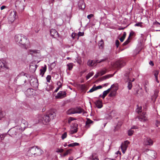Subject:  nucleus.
<instances>
[{
    "instance_id": "nucleus-1",
    "label": "nucleus",
    "mask_w": 160,
    "mask_h": 160,
    "mask_svg": "<svg viewBox=\"0 0 160 160\" xmlns=\"http://www.w3.org/2000/svg\"><path fill=\"white\" fill-rule=\"evenodd\" d=\"M14 40L15 42L21 47L27 49V45L29 43V40L24 35L18 34L15 36Z\"/></svg>"
},
{
    "instance_id": "nucleus-2",
    "label": "nucleus",
    "mask_w": 160,
    "mask_h": 160,
    "mask_svg": "<svg viewBox=\"0 0 160 160\" xmlns=\"http://www.w3.org/2000/svg\"><path fill=\"white\" fill-rule=\"evenodd\" d=\"M23 131H21V129L20 126H16L10 131L11 136L14 138H19L18 136H20V133Z\"/></svg>"
},
{
    "instance_id": "nucleus-3",
    "label": "nucleus",
    "mask_w": 160,
    "mask_h": 160,
    "mask_svg": "<svg viewBox=\"0 0 160 160\" xmlns=\"http://www.w3.org/2000/svg\"><path fill=\"white\" fill-rule=\"evenodd\" d=\"M28 52L33 56L38 58H40L41 56V51L39 50L29 49L28 50Z\"/></svg>"
},
{
    "instance_id": "nucleus-4",
    "label": "nucleus",
    "mask_w": 160,
    "mask_h": 160,
    "mask_svg": "<svg viewBox=\"0 0 160 160\" xmlns=\"http://www.w3.org/2000/svg\"><path fill=\"white\" fill-rule=\"evenodd\" d=\"M125 64V63L124 61L120 60L113 63V68H121L124 66Z\"/></svg>"
},
{
    "instance_id": "nucleus-5",
    "label": "nucleus",
    "mask_w": 160,
    "mask_h": 160,
    "mask_svg": "<svg viewBox=\"0 0 160 160\" xmlns=\"http://www.w3.org/2000/svg\"><path fill=\"white\" fill-rule=\"evenodd\" d=\"M153 143L152 140L149 137H146L143 139V144L146 146H152Z\"/></svg>"
},
{
    "instance_id": "nucleus-6",
    "label": "nucleus",
    "mask_w": 160,
    "mask_h": 160,
    "mask_svg": "<svg viewBox=\"0 0 160 160\" xmlns=\"http://www.w3.org/2000/svg\"><path fill=\"white\" fill-rule=\"evenodd\" d=\"M17 12L15 11H12L9 14L8 19L9 21L12 23L16 19Z\"/></svg>"
},
{
    "instance_id": "nucleus-7",
    "label": "nucleus",
    "mask_w": 160,
    "mask_h": 160,
    "mask_svg": "<svg viewBox=\"0 0 160 160\" xmlns=\"http://www.w3.org/2000/svg\"><path fill=\"white\" fill-rule=\"evenodd\" d=\"M129 143V142L128 140L124 141L122 143L121 145V148L122 152L124 153Z\"/></svg>"
},
{
    "instance_id": "nucleus-8",
    "label": "nucleus",
    "mask_w": 160,
    "mask_h": 160,
    "mask_svg": "<svg viewBox=\"0 0 160 160\" xmlns=\"http://www.w3.org/2000/svg\"><path fill=\"white\" fill-rule=\"evenodd\" d=\"M106 60H107V58H105V59H102L100 60H97L96 62H95V61H93L89 60L88 61L87 64L88 66H93L94 65V64L95 63H100L102 62H103L106 61Z\"/></svg>"
},
{
    "instance_id": "nucleus-9",
    "label": "nucleus",
    "mask_w": 160,
    "mask_h": 160,
    "mask_svg": "<svg viewBox=\"0 0 160 160\" xmlns=\"http://www.w3.org/2000/svg\"><path fill=\"white\" fill-rule=\"evenodd\" d=\"M36 146H34L29 148L28 151V155L29 156H32V155H35Z\"/></svg>"
},
{
    "instance_id": "nucleus-10",
    "label": "nucleus",
    "mask_w": 160,
    "mask_h": 160,
    "mask_svg": "<svg viewBox=\"0 0 160 160\" xmlns=\"http://www.w3.org/2000/svg\"><path fill=\"white\" fill-rule=\"evenodd\" d=\"M78 125L77 123H74L71 126V128L69 131L70 134H72L76 133L78 131Z\"/></svg>"
},
{
    "instance_id": "nucleus-11",
    "label": "nucleus",
    "mask_w": 160,
    "mask_h": 160,
    "mask_svg": "<svg viewBox=\"0 0 160 160\" xmlns=\"http://www.w3.org/2000/svg\"><path fill=\"white\" fill-rule=\"evenodd\" d=\"M138 118L141 122H145L148 120L147 115L145 112H142L138 117Z\"/></svg>"
},
{
    "instance_id": "nucleus-12",
    "label": "nucleus",
    "mask_w": 160,
    "mask_h": 160,
    "mask_svg": "<svg viewBox=\"0 0 160 160\" xmlns=\"http://www.w3.org/2000/svg\"><path fill=\"white\" fill-rule=\"evenodd\" d=\"M28 125V122L25 120L22 119L21 126L20 127L21 131H23L25 130V128L27 127Z\"/></svg>"
},
{
    "instance_id": "nucleus-13",
    "label": "nucleus",
    "mask_w": 160,
    "mask_h": 160,
    "mask_svg": "<svg viewBox=\"0 0 160 160\" xmlns=\"http://www.w3.org/2000/svg\"><path fill=\"white\" fill-rule=\"evenodd\" d=\"M125 78L127 79L128 81V88L129 90L131 89L132 87V82L131 80L129 78V73H127L125 74Z\"/></svg>"
},
{
    "instance_id": "nucleus-14",
    "label": "nucleus",
    "mask_w": 160,
    "mask_h": 160,
    "mask_svg": "<svg viewBox=\"0 0 160 160\" xmlns=\"http://www.w3.org/2000/svg\"><path fill=\"white\" fill-rule=\"evenodd\" d=\"M66 96L65 92L63 91H59L55 96L56 98H62L65 97Z\"/></svg>"
},
{
    "instance_id": "nucleus-15",
    "label": "nucleus",
    "mask_w": 160,
    "mask_h": 160,
    "mask_svg": "<svg viewBox=\"0 0 160 160\" xmlns=\"http://www.w3.org/2000/svg\"><path fill=\"white\" fill-rule=\"evenodd\" d=\"M25 0H17L16 2V7L19 8L22 7L23 9H24V2Z\"/></svg>"
},
{
    "instance_id": "nucleus-16",
    "label": "nucleus",
    "mask_w": 160,
    "mask_h": 160,
    "mask_svg": "<svg viewBox=\"0 0 160 160\" xmlns=\"http://www.w3.org/2000/svg\"><path fill=\"white\" fill-rule=\"evenodd\" d=\"M42 120H41L40 121H39L41 122L42 121V122L44 124H46L47 123L49 122L50 120L48 115H44L42 118Z\"/></svg>"
},
{
    "instance_id": "nucleus-17",
    "label": "nucleus",
    "mask_w": 160,
    "mask_h": 160,
    "mask_svg": "<svg viewBox=\"0 0 160 160\" xmlns=\"http://www.w3.org/2000/svg\"><path fill=\"white\" fill-rule=\"evenodd\" d=\"M51 35L54 38L58 37V33L57 31L53 29H51L50 31Z\"/></svg>"
},
{
    "instance_id": "nucleus-18",
    "label": "nucleus",
    "mask_w": 160,
    "mask_h": 160,
    "mask_svg": "<svg viewBox=\"0 0 160 160\" xmlns=\"http://www.w3.org/2000/svg\"><path fill=\"white\" fill-rule=\"evenodd\" d=\"M78 6L79 8L82 10L84 9L85 7V4L83 1L82 0H79L78 3Z\"/></svg>"
},
{
    "instance_id": "nucleus-19",
    "label": "nucleus",
    "mask_w": 160,
    "mask_h": 160,
    "mask_svg": "<svg viewBox=\"0 0 160 160\" xmlns=\"http://www.w3.org/2000/svg\"><path fill=\"white\" fill-rule=\"evenodd\" d=\"M113 86V85H112L111 87V88L108 89L107 90L104 91L103 92V94L102 96V98L104 99L106 96L110 92L111 90V88H112Z\"/></svg>"
},
{
    "instance_id": "nucleus-20",
    "label": "nucleus",
    "mask_w": 160,
    "mask_h": 160,
    "mask_svg": "<svg viewBox=\"0 0 160 160\" xmlns=\"http://www.w3.org/2000/svg\"><path fill=\"white\" fill-rule=\"evenodd\" d=\"M47 69V66L46 65H45L44 67H42V68L40 70V74L41 75L42 77H43L45 72Z\"/></svg>"
},
{
    "instance_id": "nucleus-21",
    "label": "nucleus",
    "mask_w": 160,
    "mask_h": 160,
    "mask_svg": "<svg viewBox=\"0 0 160 160\" xmlns=\"http://www.w3.org/2000/svg\"><path fill=\"white\" fill-rule=\"evenodd\" d=\"M95 104L97 107L99 108H101L102 106V101L99 100H97Z\"/></svg>"
},
{
    "instance_id": "nucleus-22",
    "label": "nucleus",
    "mask_w": 160,
    "mask_h": 160,
    "mask_svg": "<svg viewBox=\"0 0 160 160\" xmlns=\"http://www.w3.org/2000/svg\"><path fill=\"white\" fill-rule=\"evenodd\" d=\"M43 153V151L41 149L37 148V146H36V151L35 152V155L37 156L40 155L42 154Z\"/></svg>"
},
{
    "instance_id": "nucleus-23",
    "label": "nucleus",
    "mask_w": 160,
    "mask_h": 160,
    "mask_svg": "<svg viewBox=\"0 0 160 160\" xmlns=\"http://www.w3.org/2000/svg\"><path fill=\"white\" fill-rule=\"evenodd\" d=\"M74 108L75 110V113H80L84 111L80 107H77Z\"/></svg>"
},
{
    "instance_id": "nucleus-24",
    "label": "nucleus",
    "mask_w": 160,
    "mask_h": 160,
    "mask_svg": "<svg viewBox=\"0 0 160 160\" xmlns=\"http://www.w3.org/2000/svg\"><path fill=\"white\" fill-rule=\"evenodd\" d=\"M93 123V121L89 118L87 119V121L86 122V126L87 128H89L90 127V124Z\"/></svg>"
},
{
    "instance_id": "nucleus-25",
    "label": "nucleus",
    "mask_w": 160,
    "mask_h": 160,
    "mask_svg": "<svg viewBox=\"0 0 160 160\" xmlns=\"http://www.w3.org/2000/svg\"><path fill=\"white\" fill-rule=\"evenodd\" d=\"M3 67L8 68V67L5 63V61L4 60H0V68H2Z\"/></svg>"
},
{
    "instance_id": "nucleus-26",
    "label": "nucleus",
    "mask_w": 160,
    "mask_h": 160,
    "mask_svg": "<svg viewBox=\"0 0 160 160\" xmlns=\"http://www.w3.org/2000/svg\"><path fill=\"white\" fill-rule=\"evenodd\" d=\"M48 116H49L50 120L56 117V114L54 112H52L49 113Z\"/></svg>"
},
{
    "instance_id": "nucleus-27",
    "label": "nucleus",
    "mask_w": 160,
    "mask_h": 160,
    "mask_svg": "<svg viewBox=\"0 0 160 160\" xmlns=\"http://www.w3.org/2000/svg\"><path fill=\"white\" fill-rule=\"evenodd\" d=\"M75 110L74 108L70 109L67 112V113L68 114H75Z\"/></svg>"
},
{
    "instance_id": "nucleus-28",
    "label": "nucleus",
    "mask_w": 160,
    "mask_h": 160,
    "mask_svg": "<svg viewBox=\"0 0 160 160\" xmlns=\"http://www.w3.org/2000/svg\"><path fill=\"white\" fill-rule=\"evenodd\" d=\"M67 69L71 70L73 68V63H69L67 64Z\"/></svg>"
},
{
    "instance_id": "nucleus-29",
    "label": "nucleus",
    "mask_w": 160,
    "mask_h": 160,
    "mask_svg": "<svg viewBox=\"0 0 160 160\" xmlns=\"http://www.w3.org/2000/svg\"><path fill=\"white\" fill-rule=\"evenodd\" d=\"M148 82L147 81H146L145 82L144 86L145 90L146 92H147L148 91Z\"/></svg>"
},
{
    "instance_id": "nucleus-30",
    "label": "nucleus",
    "mask_w": 160,
    "mask_h": 160,
    "mask_svg": "<svg viewBox=\"0 0 160 160\" xmlns=\"http://www.w3.org/2000/svg\"><path fill=\"white\" fill-rule=\"evenodd\" d=\"M79 145V144L77 142H74L68 145V146L69 147H73L75 146H78Z\"/></svg>"
},
{
    "instance_id": "nucleus-31",
    "label": "nucleus",
    "mask_w": 160,
    "mask_h": 160,
    "mask_svg": "<svg viewBox=\"0 0 160 160\" xmlns=\"http://www.w3.org/2000/svg\"><path fill=\"white\" fill-rule=\"evenodd\" d=\"M5 115L4 113L2 110L1 108H0V120H1L2 118H4Z\"/></svg>"
},
{
    "instance_id": "nucleus-32",
    "label": "nucleus",
    "mask_w": 160,
    "mask_h": 160,
    "mask_svg": "<svg viewBox=\"0 0 160 160\" xmlns=\"http://www.w3.org/2000/svg\"><path fill=\"white\" fill-rule=\"evenodd\" d=\"M98 72L99 73V74L100 75V76H102L106 73V69H103V70H101Z\"/></svg>"
},
{
    "instance_id": "nucleus-33",
    "label": "nucleus",
    "mask_w": 160,
    "mask_h": 160,
    "mask_svg": "<svg viewBox=\"0 0 160 160\" xmlns=\"http://www.w3.org/2000/svg\"><path fill=\"white\" fill-rule=\"evenodd\" d=\"M126 33L125 32H124L123 33L122 36L120 38V40L121 42H122L124 41L126 37Z\"/></svg>"
},
{
    "instance_id": "nucleus-34",
    "label": "nucleus",
    "mask_w": 160,
    "mask_h": 160,
    "mask_svg": "<svg viewBox=\"0 0 160 160\" xmlns=\"http://www.w3.org/2000/svg\"><path fill=\"white\" fill-rule=\"evenodd\" d=\"M94 74L93 72L89 73L86 77V79L88 80L90 77L92 76Z\"/></svg>"
},
{
    "instance_id": "nucleus-35",
    "label": "nucleus",
    "mask_w": 160,
    "mask_h": 160,
    "mask_svg": "<svg viewBox=\"0 0 160 160\" xmlns=\"http://www.w3.org/2000/svg\"><path fill=\"white\" fill-rule=\"evenodd\" d=\"M67 136V132H64L63 134H62L61 136V138L62 140H64L66 138Z\"/></svg>"
},
{
    "instance_id": "nucleus-36",
    "label": "nucleus",
    "mask_w": 160,
    "mask_h": 160,
    "mask_svg": "<svg viewBox=\"0 0 160 160\" xmlns=\"http://www.w3.org/2000/svg\"><path fill=\"white\" fill-rule=\"evenodd\" d=\"M103 45L104 42L102 40H101L99 41L98 43V45L100 47H101L102 48L103 46Z\"/></svg>"
},
{
    "instance_id": "nucleus-37",
    "label": "nucleus",
    "mask_w": 160,
    "mask_h": 160,
    "mask_svg": "<svg viewBox=\"0 0 160 160\" xmlns=\"http://www.w3.org/2000/svg\"><path fill=\"white\" fill-rule=\"evenodd\" d=\"M71 149H69L67 150L63 154V156H65L68 154H70L71 153Z\"/></svg>"
},
{
    "instance_id": "nucleus-38",
    "label": "nucleus",
    "mask_w": 160,
    "mask_h": 160,
    "mask_svg": "<svg viewBox=\"0 0 160 160\" xmlns=\"http://www.w3.org/2000/svg\"><path fill=\"white\" fill-rule=\"evenodd\" d=\"M116 92L115 91H112L110 93L109 95L110 97H112L116 95Z\"/></svg>"
},
{
    "instance_id": "nucleus-39",
    "label": "nucleus",
    "mask_w": 160,
    "mask_h": 160,
    "mask_svg": "<svg viewBox=\"0 0 160 160\" xmlns=\"http://www.w3.org/2000/svg\"><path fill=\"white\" fill-rule=\"evenodd\" d=\"M159 72L158 70H155L153 71V74L155 77H158Z\"/></svg>"
},
{
    "instance_id": "nucleus-40",
    "label": "nucleus",
    "mask_w": 160,
    "mask_h": 160,
    "mask_svg": "<svg viewBox=\"0 0 160 160\" xmlns=\"http://www.w3.org/2000/svg\"><path fill=\"white\" fill-rule=\"evenodd\" d=\"M142 22H139L138 23H136L134 26H137V27H142Z\"/></svg>"
},
{
    "instance_id": "nucleus-41",
    "label": "nucleus",
    "mask_w": 160,
    "mask_h": 160,
    "mask_svg": "<svg viewBox=\"0 0 160 160\" xmlns=\"http://www.w3.org/2000/svg\"><path fill=\"white\" fill-rule=\"evenodd\" d=\"M137 107H138L136 110V111L138 113H139L141 112L142 107H139L138 105H137Z\"/></svg>"
},
{
    "instance_id": "nucleus-42",
    "label": "nucleus",
    "mask_w": 160,
    "mask_h": 160,
    "mask_svg": "<svg viewBox=\"0 0 160 160\" xmlns=\"http://www.w3.org/2000/svg\"><path fill=\"white\" fill-rule=\"evenodd\" d=\"M95 85H94V86H93L91 89L89 90V91H88L87 92L88 93H91V92H94L95 91H96V89L95 88Z\"/></svg>"
},
{
    "instance_id": "nucleus-43",
    "label": "nucleus",
    "mask_w": 160,
    "mask_h": 160,
    "mask_svg": "<svg viewBox=\"0 0 160 160\" xmlns=\"http://www.w3.org/2000/svg\"><path fill=\"white\" fill-rule=\"evenodd\" d=\"M134 132V131L131 130H129L128 131V134L129 136H132Z\"/></svg>"
},
{
    "instance_id": "nucleus-44",
    "label": "nucleus",
    "mask_w": 160,
    "mask_h": 160,
    "mask_svg": "<svg viewBox=\"0 0 160 160\" xmlns=\"http://www.w3.org/2000/svg\"><path fill=\"white\" fill-rule=\"evenodd\" d=\"M46 78L47 82H49L51 79V76L49 75H48L47 76Z\"/></svg>"
},
{
    "instance_id": "nucleus-45",
    "label": "nucleus",
    "mask_w": 160,
    "mask_h": 160,
    "mask_svg": "<svg viewBox=\"0 0 160 160\" xmlns=\"http://www.w3.org/2000/svg\"><path fill=\"white\" fill-rule=\"evenodd\" d=\"M74 120H75V119L73 118L70 117L68 119V123H70L72 121Z\"/></svg>"
},
{
    "instance_id": "nucleus-46",
    "label": "nucleus",
    "mask_w": 160,
    "mask_h": 160,
    "mask_svg": "<svg viewBox=\"0 0 160 160\" xmlns=\"http://www.w3.org/2000/svg\"><path fill=\"white\" fill-rule=\"evenodd\" d=\"M129 37L128 38V39L123 44V45H127L129 42Z\"/></svg>"
},
{
    "instance_id": "nucleus-47",
    "label": "nucleus",
    "mask_w": 160,
    "mask_h": 160,
    "mask_svg": "<svg viewBox=\"0 0 160 160\" xmlns=\"http://www.w3.org/2000/svg\"><path fill=\"white\" fill-rule=\"evenodd\" d=\"M111 76H111V75H106V76H104L103 77H102V78L103 80L107 78H109L110 77H111Z\"/></svg>"
},
{
    "instance_id": "nucleus-48",
    "label": "nucleus",
    "mask_w": 160,
    "mask_h": 160,
    "mask_svg": "<svg viewBox=\"0 0 160 160\" xmlns=\"http://www.w3.org/2000/svg\"><path fill=\"white\" fill-rule=\"evenodd\" d=\"M57 85L58 86V88L59 89L62 87V84L60 81H58L57 83Z\"/></svg>"
},
{
    "instance_id": "nucleus-49",
    "label": "nucleus",
    "mask_w": 160,
    "mask_h": 160,
    "mask_svg": "<svg viewBox=\"0 0 160 160\" xmlns=\"http://www.w3.org/2000/svg\"><path fill=\"white\" fill-rule=\"evenodd\" d=\"M84 32H80L78 33V36L79 37V36H83L84 35Z\"/></svg>"
},
{
    "instance_id": "nucleus-50",
    "label": "nucleus",
    "mask_w": 160,
    "mask_h": 160,
    "mask_svg": "<svg viewBox=\"0 0 160 160\" xmlns=\"http://www.w3.org/2000/svg\"><path fill=\"white\" fill-rule=\"evenodd\" d=\"M95 88L96 89V90H97L98 89L101 88H102V87L101 85H99V86H98L97 87H95Z\"/></svg>"
},
{
    "instance_id": "nucleus-51",
    "label": "nucleus",
    "mask_w": 160,
    "mask_h": 160,
    "mask_svg": "<svg viewBox=\"0 0 160 160\" xmlns=\"http://www.w3.org/2000/svg\"><path fill=\"white\" fill-rule=\"evenodd\" d=\"M116 45L117 47L118 48L119 46V41L118 40H117L116 41Z\"/></svg>"
},
{
    "instance_id": "nucleus-52",
    "label": "nucleus",
    "mask_w": 160,
    "mask_h": 160,
    "mask_svg": "<svg viewBox=\"0 0 160 160\" xmlns=\"http://www.w3.org/2000/svg\"><path fill=\"white\" fill-rule=\"evenodd\" d=\"M93 16V14H90L88 15L87 16V18L88 19H90Z\"/></svg>"
},
{
    "instance_id": "nucleus-53",
    "label": "nucleus",
    "mask_w": 160,
    "mask_h": 160,
    "mask_svg": "<svg viewBox=\"0 0 160 160\" xmlns=\"http://www.w3.org/2000/svg\"><path fill=\"white\" fill-rule=\"evenodd\" d=\"M77 35V34H76V33H74V32H73L72 33V35H71V36L72 37V38H73V39H74L75 38V37Z\"/></svg>"
},
{
    "instance_id": "nucleus-54",
    "label": "nucleus",
    "mask_w": 160,
    "mask_h": 160,
    "mask_svg": "<svg viewBox=\"0 0 160 160\" xmlns=\"http://www.w3.org/2000/svg\"><path fill=\"white\" fill-rule=\"evenodd\" d=\"M5 137V135L4 134H2L0 135V137L1 140H3Z\"/></svg>"
},
{
    "instance_id": "nucleus-55",
    "label": "nucleus",
    "mask_w": 160,
    "mask_h": 160,
    "mask_svg": "<svg viewBox=\"0 0 160 160\" xmlns=\"http://www.w3.org/2000/svg\"><path fill=\"white\" fill-rule=\"evenodd\" d=\"M100 76V75L99 74V73L98 72L94 75V77H95L96 78H97Z\"/></svg>"
},
{
    "instance_id": "nucleus-56",
    "label": "nucleus",
    "mask_w": 160,
    "mask_h": 160,
    "mask_svg": "<svg viewBox=\"0 0 160 160\" xmlns=\"http://www.w3.org/2000/svg\"><path fill=\"white\" fill-rule=\"evenodd\" d=\"M64 151V150L62 149H58V150L57 151V152H62Z\"/></svg>"
},
{
    "instance_id": "nucleus-57",
    "label": "nucleus",
    "mask_w": 160,
    "mask_h": 160,
    "mask_svg": "<svg viewBox=\"0 0 160 160\" xmlns=\"http://www.w3.org/2000/svg\"><path fill=\"white\" fill-rule=\"evenodd\" d=\"M21 119L20 118H17L15 120V122L18 123L19 121H21Z\"/></svg>"
},
{
    "instance_id": "nucleus-58",
    "label": "nucleus",
    "mask_w": 160,
    "mask_h": 160,
    "mask_svg": "<svg viewBox=\"0 0 160 160\" xmlns=\"http://www.w3.org/2000/svg\"><path fill=\"white\" fill-rule=\"evenodd\" d=\"M134 34V32L133 31H131L130 33L129 36V38L130 36H133Z\"/></svg>"
},
{
    "instance_id": "nucleus-59",
    "label": "nucleus",
    "mask_w": 160,
    "mask_h": 160,
    "mask_svg": "<svg viewBox=\"0 0 160 160\" xmlns=\"http://www.w3.org/2000/svg\"><path fill=\"white\" fill-rule=\"evenodd\" d=\"M153 24H154V25H160V24L158 22H153Z\"/></svg>"
},
{
    "instance_id": "nucleus-60",
    "label": "nucleus",
    "mask_w": 160,
    "mask_h": 160,
    "mask_svg": "<svg viewBox=\"0 0 160 160\" xmlns=\"http://www.w3.org/2000/svg\"><path fill=\"white\" fill-rule=\"evenodd\" d=\"M6 8V6H2L1 7V9L2 10Z\"/></svg>"
},
{
    "instance_id": "nucleus-61",
    "label": "nucleus",
    "mask_w": 160,
    "mask_h": 160,
    "mask_svg": "<svg viewBox=\"0 0 160 160\" xmlns=\"http://www.w3.org/2000/svg\"><path fill=\"white\" fill-rule=\"evenodd\" d=\"M149 63L150 65H151L152 66H153L154 65V63L152 61H150L149 62Z\"/></svg>"
},
{
    "instance_id": "nucleus-62",
    "label": "nucleus",
    "mask_w": 160,
    "mask_h": 160,
    "mask_svg": "<svg viewBox=\"0 0 160 160\" xmlns=\"http://www.w3.org/2000/svg\"><path fill=\"white\" fill-rule=\"evenodd\" d=\"M155 77V79H156V81L158 83H159V81L158 80V77Z\"/></svg>"
},
{
    "instance_id": "nucleus-63",
    "label": "nucleus",
    "mask_w": 160,
    "mask_h": 160,
    "mask_svg": "<svg viewBox=\"0 0 160 160\" xmlns=\"http://www.w3.org/2000/svg\"><path fill=\"white\" fill-rule=\"evenodd\" d=\"M156 124L157 127H158L159 124V122L158 121H156Z\"/></svg>"
},
{
    "instance_id": "nucleus-64",
    "label": "nucleus",
    "mask_w": 160,
    "mask_h": 160,
    "mask_svg": "<svg viewBox=\"0 0 160 160\" xmlns=\"http://www.w3.org/2000/svg\"><path fill=\"white\" fill-rule=\"evenodd\" d=\"M59 89L58 87L55 90L54 92H56L59 90Z\"/></svg>"
}]
</instances>
